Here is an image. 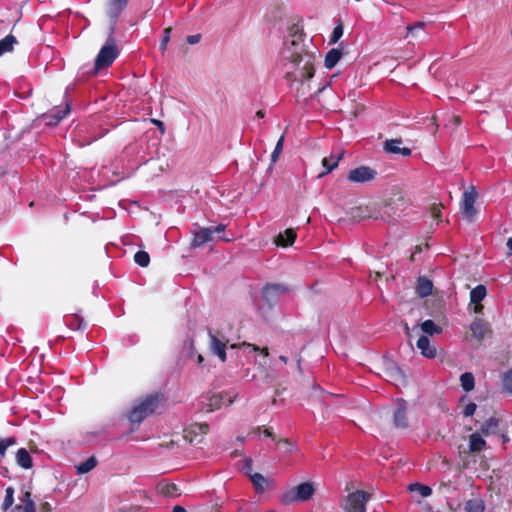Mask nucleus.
<instances>
[{"label": "nucleus", "instance_id": "bb28decb", "mask_svg": "<svg viewBox=\"0 0 512 512\" xmlns=\"http://www.w3.org/2000/svg\"><path fill=\"white\" fill-rule=\"evenodd\" d=\"M15 44H17V39L13 35H7L5 38L0 40V56L7 52H11Z\"/></svg>", "mask_w": 512, "mask_h": 512}, {"label": "nucleus", "instance_id": "680f3d73", "mask_svg": "<svg viewBox=\"0 0 512 512\" xmlns=\"http://www.w3.org/2000/svg\"><path fill=\"white\" fill-rule=\"evenodd\" d=\"M264 434H265L266 436L271 437V438H273V439H274L273 433H272V431H271L270 429H265V430H264Z\"/></svg>", "mask_w": 512, "mask_h": 512}, {"label": "nucleus", "instance_id": "13d9d810", "mask_svg": "<svg viewBox=\"0 0 512 512\" xmlns=\"http://www.w3.org/2000/svg\"><path fill=\"white\" fill-rule=\"evenodd\" d=\"M473 310L475 313L480 314L483 311V305H481L480 303H477V304H475Z\"/></svg>", "mask_w": 512, "mask_h": 512}, {"label": "nucleus", "instance_id": "e433bc0d", "mask_svg": "<svg viewBox=\"0 0 512 512\" xmlns=\"http://www.w3.org/2000/svg\"><path fill=\"white\" fill-rule=\"evenodd\" d=\"M161 493L167 497H176L179 495L176 484H165L161 487Z\"/></svg>", "mask_w": 512, "mask_h": 512}, {"label": "nucleus", "instance_id": "9d476101", "mask_svg": "<svg viewBox=\"0 0 512 512\" xmlns=\"http://www.w3.org/2000/svg\"><path fill=\"white\" fill-rule=\"evenodd\" d=\"M207 424H194L190 428L184 430V439L193 445L202 442L204 435L208 432Z\"/></svg>", "mask_w": 512, "mask_h": 512}, {"label": "nucleus", "instance_id": "338daca9", "mask_svg": "<svg viewBox=\"0 0 512 512\" xmlns=\"http://www.w3.org/2000/svg\"><path fill=\"white\" fill-rule=\"evenodd\" d=\"M279 359H280V361H282V362H283V363H285V364H286V363H287V361H288L287 357H286V356H283V355H281V356L279 357Z\"/></svg>", "mask_w": 512, "mask_h": 512}, {"label": "nucleus", "instance_id": "423d86ee", "mask_svg": "<svg viewBox=\"0 0 512 512\" xmlns=\"http://www.w3.org/2000/svg\"><path fill=\"white\" fill-rule=\"evenodd\" d=\"M119 54L115 40L110 35L105 45L99 51L95 60V70L99 71L110 66Z\"/></svg>", "mask_w": 512, "mask_h": 512}, {"label": "nucleus", "instance_id": "7c9ffc66", "mask_svg": "<svg viewBox=\"0 0 512 512\" xmlns=\"http://www.w3.org/2000/svg\"><path fill=\"white\" fill-rule=\"evenodd\" d=\"M97 465V459L94 456H91L83 463H80L76 466L78 474H85L95 468Z\"/></svg>", "mask_w": 512, "mask_h": 512}, {"label": "nucleus", "instance_id": "a18cd8bd", "mask_svg": "<svg viewBox=\"0 0 512 512\" xmlns=\"http://www.w3.org/2000/svg\"><path fill=\"white\" fill-rule=\"evenodd\" d=\"M172 29L171 27H168L164 30V36L162 38V41H161V44H160V48L161 50H165L166 49V46L170 40V33H171Z\"/></svg>", "mask_w": 512, "mask_h": 512}, {"label": "nucleus", "instance_id": "72a5a7b5", "mask_svg": "<svg viewBox=\"0 0 512 512\" xmlns=\"http://www.w3.org/2000/svg\"><path fill=\"white\" fill-rule=\"evenodd\" d=\"M388 376L391 381L399 383L405 382V375L399 367L394 366L391 369H389Z\"/></svg>", "mask_w": 512, "mask_h": 512}, {"label": "nucleus", "instance_id": "cd10ccee", "mask_svg": "<svg viewBox=\"0 0 512 512\" xmlns=\"http://www.w3.org/2000/svg\"><path fill=\"white\" fill-rule=\"evenodd\" d=\"M420 329L423 333L428 335L440 334L442 328L434 323L432 320H426L420 324Z\"/></svg>", "mask_w": 512, "mask_h": 512}, {"label": "nucleus", "instance_id": "6ab92c4d", "mask_svg": "<svg viewBox=\"0 0 512 512\" xmlns=\"http://www.w3.org/2000/svg\"><path fill=\"white\" fill-rule=\"evenodd\" d=\"M470 329L473 336L478 340H482L488 331L487 323L480 319L474 320L470 326Z\"/></svg>", "mask_w": 512, "mask_h": 512}, {"label": "nucleus", "instance_id": "20e7f679", "mask_svg": "<svg viewBox=\"0 0 512 512\" xmlns=\"http://www.w3.org/2000/svg\"><path fill=\"white\" fill-rule=\"evenodd\" d=\"M159 402L160 398L158 395H150L146 397L132 409L129 415V420L132 423H140L158 408Z\"/></svg>", "mask_w": 512, "mask_h": 512}, {"label": "nucleus", "instance_id": "79ce46f5", "mask_svg": "<svg viewBox=\"0 0 512 512\" xmlns=\"http://www.w3.org/2000/svg\"><path fill=\"white\" fill-rule=\"evenodd\" d=\"M13 444H15V438H13V437H9L6 439L0 438V454L4 455L6 452V449Z\"/></svg>", "mask_w": 512, "mask_h": 512}, {"label": "nucleus", "instance_id": "a878e982", "mask_svg": "<svg viewBox=\"0 0 512 512\" xmlns=\"http://www.w3.org/2000/svg\"><path fill=\"white\" fill-rule=\"evenodd\" d=\"M464 509L466 512H484L485 506L482 499L475 497L466 501Z\"/></svg>", "mask_w": 512, "mask_h": 512}, {"label": "nucleus", "instance_id": "0eeeda50", "mask_svg": "<svg viewBox=\"0 0 512 512\" xmlns=\"http://www.w3.org/2000/svg\"><path fill=\"white\" fill-rule=\"evenodd\" d=\"M236 397V394L231 396L228 393H219L205 397L202 403L205 405L208 412H212L223 405H231Z\"/></svg>", "mask_w": 512, "mask_h": 512}, {"label": "nucleus", "instance_id": "09e8293b", "mask_svg": "<svg viewBox=\"0 0 512 512\" xmlns=\"http://www.w3.org/2000/svg\"><path fill=\"white\" fill-rule=\"evenodd\" d=\"M441 208L442 206L441 205H434L432 208H431V214L434 218L436 219H439L440 216H441Z\"/></svg>", "mask_w": 512, "mask_h": 512}, {"label": "nucleus", "instance_id": "5701e85b", "mask_svg": "<svg viewBox=\"0 0 512 512\" xmlns=\"http://www.w3.org/2000/svg\"><path fill=\"white\" fill-rule=\"evenodd\" d=\"M16 460L18 465L24 469H30L33 465L30 454L24 448H21L17 451Z\"/></svg>", "mask_w": 512, "mask_h": 512}, {"label": "nucleus", "instance_id": "c03bdc74", "mask_svg": "<svg viewBox=\"0 0 512 512\" xmlns=\"http://www.w3.org/2000/svg\"><path fill=\"white\" fill-rule=\"evenodd\" d=\"M18 512H36V506L33 501H29L26 505L16 506L15 508Z\"/></svg>", "mask_w": 512, "mask_h": 512}, {"label": "nucleus", "instance_id": "2eb2a0df", "mask_svg": "<svg viewBox=\"0 0 512 512\" xmlns=\"http://www.w3.org/2000/svg\"><path fill=\"white\" fill-rule=\"evenodd\" d=\"M402 140L401 139H391L386 140L384 143V150L388 153L392 154H401L405 157L411 155V149L406 147H401Z\"/></svg>", "mask_w": 512, "mask_h": 512}, {"label": "nucleus", "instance_id": "c85d7f7f", "mask_svg": "<svg viewBox=\"0 0 512 512\" xmlns=\"http://www.w3.org/2000/svg\"><path fill=\"white\" fill-rule=\"evenodd\" d=\"M487 291L484 285H478L470 292L471 303H480L486 296Z\"/></svg>", "mask_w": 512, "mask_h": 512}, {"label": "nucleus", "instance_id": "bf43d9fd", "mask_svg": "<svg viewBox=\"0 0 512 512\" xmlns=\"http://www.w3.org/2000/svg\"><path fill=\"white\" fill-rule=\"evenodd\" d=\"M172 512H187L186 509L182 506H175Z\"/></svg>", "mask_w": 512, "mask_h": 512}, {"label": "nucleus", "instance_id": "473e14b6", "mask_svg": "<svg viewBox=\"0 0 512 512\" xmlns=\"http://www.w3.org/2000/svg\"><path fill=\"white\" fill-rule=\"evenodd\" d=\"M251 481L258 491H264L267 479L260 473L250 474Z\"/></svg>", "mask_w": 512, "mask_h": 512}, {"label": "nucleus", "instance_id": "f3484780", "mask_svg": "<svg viewBox=\"0 0 512 512\" xmlns=\"http://www.w3.org/2000/svg\"><path fill=\"white\" fill-rule=\"evenodd\" d=\"M393 422L395 427L405 429L408 427V420L406 415V405L403 402L398 403L394 412Z\"/></svg>", "mask_w": 512, "mask_h": 512}, {"label": "nucleus", "instance_id": "c756f323", "mask_svg": "<svg viewBox=\"0 0 512 512\" xmlns=\"http://www.w3.org/2000/svg\"><path fill=\"white\" fill-rule=\"evenodd\" d=\"M341 52L338 49H331L325 57V66L328 69L333 68L341 58Z\"/></svg>", "mask_w": 512, "mask_h": 512}, {"label": "nucleus", "instance_id": "5fc2aeb1", "mask_svg": "<svg viewBox=\"0 0 512 512\" xmlns=\"http://www.w3.org/2000/svg\"><path fill=\"white\" fill-rule=\"evenodd\" d=\"M423 23L419 22L414 26L407 27L409 33H414L416 30L422 29Z\"/></svg>", "mask_w": 512, "mask_h": 512}, {"label": "nucleus", "instance_id": "f8f14e48", "mask_svg": "<svg viewBox=\"0 0 512 512\" xmlns=\"http://www.w3.org/2000/svg\"><path fill=\"white\" fill-rule=\"evenodd\" d=\"M286 291L287 289L283 285L268 284L262 290V297L267 303L272 304L280 295L284 294Z\"/></svg>", "mask_w": 512, "mask_h": 512}, {"label": "nucleus", "instance_id": "412c9836", "mask_svg": "<svg viewBox=\"0 0 512 512\" xmlns=\"http://www.w3.org/2000/svg\"><path fill=\"white\" fill-rule=\"evenodd\" d=\"M296 239V232L293 229H287L283 234H279L275 240L278 246L287 247L292 245Z\"/></svg>", "mask_w": 512, "mask_h": 512}, {"label": "nucleus", "instance_id": "8fccbe9b", "mask_svg": "<svg viewBox=\"0 0 512 512\" xmlns=\"http://www.w3.org/2000/svg\"><path fill=\"white\" fill-rule=\"evenodd\" d=\"M279 445H284L285 452H291L293 445L288 439H282L278 442Z\"/></svg>", "mask_w": 512, "mask_h": 512}, {"label": "nucleus", "instance_id": "774afa93", "mask_svg": "<svg viewBox=\"0 0 512 512\" xmlns=\"http://www.w3.org/2000/svg\"><path fill=\"white\" fill-rule=\"evenodd\" d=\"M71 319L79 321V325H78V327H80V323H81V321H82V320H81V319H79V317H77V316H71Z\"/></svg>", "mask_w": 512, "mask_h": 512}, {"label": "nucleus", "instance_id": "3c124183", "mask_svg": "<svg viewBox=\"0 0 512 512\" xmlns=\"http://www.w3.org/2000/svg\"><path fill=\"white\" fill-rule=\"evenodd\" d=\"M201 39V35L200 34H194V35H189L187 37V42L191 45H194V44H197Z\"/></svg>", "mask_w": 512, "mask_h": 512}, {"label": "nucleus", "instance_id": "4c0bfd02", "mask_svg": "<svg viewBox=\"0 0 512 512\" xmlns=\"http://www.w3.org/2000/svg\"><path fill=\"white\" fill-rule=\"evenodd\" d=\"M14 503V489L12 487H8L6 489V495L2 504L3 510H8Z\"/></svg>", "mask_w": 512, "mask_h": 512}, {"label": "nucleus", "instance_id": "37998d69", "mask_svg": "<svg viewBox=\"0 0 512 512\" xmlns=\"http://www.w3.org/2000/svg\"><path fill=\"white\" fill-rule=\"evenodd\" d=\"M342 35H343V26H342V24H338L333 30L330 42L336 43L341 38Z\"/></svg>", "mask_w": 512, "mask_h": 512}, {"label": "nucleus", "instance_id": "1a4fd4ad", "mask_svg": "<svg viewBox=\"0 0 512 512\" xmlns=\"http://www.w3.org/2000/svg\"><path fill=\"white\" fill-rule=\"evenodd\" d=\"M377 172L367 166H360L349 172L348 180L354 183H365L375 179Z\"/></svg>", "mask_w": 512, "mask_h": 512}, {"label": "nucleus", "instance_id": "603ef678", "mask_svg": "<svg viewBox=\"0 0 512 512\" xmlns=\"http://www.w3.org/2000/svg\"><path fill=\"white\" fill-rule=\"evenodd\" d=\"M118 512H144L141 507H127L120 509Z\"/></svg>", "mask_w": 512, "mask_h": 512}, {"label": "nucleus", "instance_id": "6e6552de", "mask_svg": "<svg viewBox=\"0 0 512 512\" xmlns=\"http://www.w3.org/2000/svg\"><path fill=\"white\" fill-rule=\"evenodd\" d=\"M477 198V193L474 187H471L469 190L465 191L462 198V213L466 219L469 221H473L477 211L474 208V203Z\"/></svg>", "mask_w": 512, "mask_h": 512}, {"label": "nucleus", "instance_id": "4d7b16f0", "mask_svg": "<svg viewBox=\"0 0 512 512\" xmlns=\"http://www.w3.org/2000/svg\"><path fill=\"white\" fill-rule=\"evenodd\" d=\"M41 510H42V512H51L52 508L48 502H45L42 504Z\"/></svg>", "mask_w": 512, "mask_h": 512}, {"label": "nucleus", "instance_id": "4be33fe9", "mask_svg": "<svg viewBox=\"0 0 512 512\" xmlns=\"http://www.w3.org/2000/svg\"><path fill=\"white\" fill-rule=\"evenodd\" d=\"M127 2L128 0H110L108 5V15L115 20L126 7Z\"/></svg>", "mask_w": 512, "mask_h": 512}, {"label": "nucleus", "instance_id": "ea45409f", "mask_svg": "<svg viewBox=\"0 0 512 512\" xmlns=\"http://www.w3.org/2000/svg\"><path fill=\"white\" fill-rule=\"evenodd\" d=\"M182 353H183V355H186L188 357L194 356L195 351H194V343H193L192 339H189L184 342Z\"/></svg>", "mask_w": 512, "mask_h": 512}, {"label": "nucleus", "instance_id": "dca6fc26", "mask_svg": "<svg viewBox=\"0 0 512 512\" xmlns=\"http://www.w3.org/2000/svg\"><path fill=\"white\" fill-rule=\"evenodd\" d=\"M417 348L421 351V354L426 358H435L436 357V348L435 346L430 344V341L427 336L422 335L419 337L416 343Z\"/></svg>", "mask_w": 512, "mask_h": 512}, {"label": "nucleus", "instance_id": "b1692460", "mask_svg": "<svg viewBox=\"0 0 512 512\" xmlns=\"http://www.w3.org/2000/svg\"><path fill=\"white\" fill-rule=\"evenodd\" d=\"M433 284L430 280L420 277L417 283V293L420 297H426L432 293Z\"/></svg>", "mask_w": 512, "mask_h": 512}, {"label": "nucleus", "instance_id": "49530a36", "mask_svg": "<svg viewBox=\"0 0 512 512\" xmlns=\"http://www.w3.org/2000/svg\"><path fill=\"white\" fill-rule=\"evenodd\" d=\"M242 346H246V347H249L251 348L253 351H261V353L263 354L264 357H267L269 355V351H268V348H262L260 349L258 346L254 345V344H250V343H246V342H243L241 344Z\"/></svg>", "mask_w": 512, "mask_h": 512}, {"label": "nucleus", "instance_id": "0e129e2a", "mask_svg": "<svg viewBox=\"0 0 512 512\" xmlns=\"http://www.w3.org/2000/svg\"><path fill=\"white\" fill-rule=\"evenodd\" d=\"M405 331H406V334L409 338H411V333H410V328L408 327L407 324H405Z\"/></svg>", "mask_w": 512, "mask_h": 512}, {"label": "nucleus", "instance_id": "6e6d98bb", "mask_svg": "<svg viewBox=\"0 0 512 512\" xmlns=\"http://www.w3.org/2000/svg\"><path fill=\"white\" fill-rule=\"evenodd\" d=\"M245 469H246L247 474L250 475L251 470H252V461L250 459L246 460Z\"/></svg>", "mask_w": 512, "mask_h": 512}, {"label": "nucleus", "instance_id": "f03ea898", "mask_svg": "<svg viewBox=\"0 0 512 512\" xmlns=\"http://www.w3.org/2000/svg\"><path fill=\"white\" fill-rule=\"evenodd\" d=\"M314 493V483L304 482L283 491L281 494V502L285 505H294L301 502H306L312 498Z\"/></svg>", "mask_w": 512, "mask_h": 512}, {"label": "nucleus", "instance_id": "ddd939ff", "mask_svg": "<svg viewBox=\"0 0 512 512\" xmlns=\"http://www.w3.org/2000/svg\"><path fill=\"white\" fill-rule=\"evenodd\" d=\"M404 206V201L402 198H397L396 200L390 201L382 210L381 218L384 220L394 219L396 216H399L398 211L402 210Z\"/></svg>", "mask_w": 512, "mask_h": 512}, {"label": "nucleus", "instance_id": "e2e57ef3", "mask_svg": "<svg viewBox=\"0 0 512 512\" xmlns=\"http://www.w3.org/2000/svg\"><path fill=\"white\" fill-rule=\"evenodd\" d=\"M203 361H204L203 356H202V355H200V354H198V355H197V363H198V364H202V363H203Z\"/></svg>", "mask_w": 512, "mask_h": 512}, {"label": "nucleus", "instance_id": "de8ad7c7", "mask_svg": "<svg viewBox=\"0 0 512 512\" xmlns=\"http://www.w3.org/2000/svg\"><path fill=\"white\" fill-rule=\"evenodd\" d=\"M476 407L477 406L475 403H469L468 405H466V407L464 408V411H463L464 416H466V417L472 416L476 410Z\"/></svg>", "mask_w": 512, "mask_h": 512}, {"label": "nucleus", "instance_id": "39448f33", "mask_svg": "<svg viewBox=\"0 0 512 512\" xmlns=\"http://www.w3.org/2000/svg\"><path fill=\"white\" fill-rule=\"evenodd\" d=\"M370 498L371 494L362 490L351 492L342 501L341 507L344 512H366V503Z\"/></svg>", "mask_w": 512, "mask_h": 512}, {"label": "nucleus", "instance_id": "9b49d317", "mask_svg": "<svg viewBox=\"0 0 512 512\" xmlns=\"http://www.w3.org/2000/svg\"><path fill=\"white\" fill-rule=\"evenodd\" d=\"M208 334H209V339H210L209 347H210L211 352L213 354L217 355L222 362H225L226 361L225 348H226V344L228 341L224 337L219 338L211 330H209Z\"/></svg>", "mask_w": 512, "mask_h": 512}, {"label": "nucleus", "instance_id": "4468645a", "mask_svg": "<svg viewBox=\"0 0 512 512\" xmlns=\"http://www.w3.org/2000/svg\"><path fill=\"white\" fill-rule=\"evenodd\" d=\"M69 112L70 107L69 105H66L63 109H55L52 114L42 115L40 119L45 123V125L53 126L58 124Z\"/></svg>", "mask_w": 512, "mask_h": 512}, {"label": "nucleus", "instance_id": "f257e3e1", "mask_svg": "<svg viewBox=\"0 0 512 512\" xmlns=\"http://www.w3.org/2000/svg\"><path fill=\"white\" fill-rule=\"evenodd\" d=\"M284 53L290 64L286 73L288 79L299 81L313 77L315 56L304 50L300 37H294L287 43Z\"/></svg>", "mask_w": 512, "mask_h": 512}, {"label": "nucleus", "instance_id": "393cba45", "mask_svg": "<svg viewBox=\"0 0 512 512\" xmlns=\"http://www.w3.org/2000/svg\"><path fill=\"white\" fill-rule=\"evenodd\" d=\"M498 423L499 422L496 418H493V417L489 418L481 425V428H480L481 433L484 436H489V435L495 434L497 431V428H498Z\"/></svg>", "mask_w": 512, "mask_h": 512}, {"label": "nucleus", "instance_id": "a211bd4d", "mask_svg": "<svg viewBox=\"0 0 512 512\" xmlns=\"http://www.w3.org/2000/svg\"><path fill=\"white\" fill-rule=\"evenodd\" d=\"M343 155L344 152L341 151L338 152L337 154L332 153L330 156L323 158L322 165L326 168V171L321 173L319 176L322 177L323 175L335 169L338 166V163L342 159Z\"/></svg>", "mask_w": 512, "mask_h": 512}, {"label": "nucleus", "instance_id": "a19ab883", "mask_svg": "<svg viewBox=\"0 0 512 512\" xmlns=\"http://www.w3.org/2000/svg\"><path fill=\"white\" fill-rule=\"evenodd\" d=\"M503 388L506 392L512 394V369L503 377Z\"/></svg>", "mask_w": 512, "mask_h": 512}, {"label": "nucleus", "instance_id": "052dcab7", "mask_svg": "<svg viewBox=\"0 0 512 512\" xmlns=\"http://www.w3.org/2000/svg\"><path fill=\"white\" fill-rule=\"evenodd\" d=\"M507 247L509 249V255H511L512 254V237L508 239Z\"/></svg>", "mask_w": 512, "mask_h": 512}, {"label": "nucleus", "instance_id": "c9c22d12", "mask_svg": "<svg viewBox=\"0 0 512 512\" xmlns=\"http://www.w3.org/2000/svg\"><path fill=\"white\" fill-rule=\"evenodd\" d=\"M134 260L139 266L146 267L150 262V257L147 252L138 251L134 256Z\"/></svg>", "mask_w": 512, "mask_h": 512}, {"label": "nucleus", "instance_id": "69168bd1", "mask_svg": "<svg viewBox=\"0 0 512 512\" xmlns=\"http://www.w3.org/2000/svg\"><path fill=\"white\" fill-rule=\"evenodd\" d=\"M256 116H257L258 118H263V117H264V112H263V111H261V110H259V111L256 113Z\"/></svg>", "mask_w": 512, "mask_h": 512}, {"label": "nucleus", "instance_id": "2f4dec72", "mask_svg": "<svg viewBox=\"0 0 512 512\" xmlns=\"http://www.w3.org/2000/svg\"><path fill=\"white\" fill-rule=\"evenodd\" d=\"M460 382L462 388L469 392L474 388V376L470 372H465L460 376Z\"/></svg>", "mask_w": 512, "mask_h": 512}, {"label": "nucleus", "instance_id": "f704fd0d", "mask_svg": "<svg viewBox=\"0 0 512 512\" xmlns=\"http://www.w3.org/2000/svg\"><path fill=\"white\" fill-rule=\"evenodd\" d=\"M410 490L417 491L422 497H428L432 494V489L429 486H425L418 483L411 484Z\"/></svg>", "mask_w": 512, "mask_h": 512}, {"label": "nucleus", "instance_id": "58836bf2", "mask_svg": "<svg viewBox=\"0 0 512 512\" xmlns=\"http://www.w3.org/2000/svg\"><path fill=\"white\" fill-rule=\"evenodd\" d=\"M283 144H284V136L282 135L280 137V139L278 140L275 148H274V151L271 155V162L272 163H275L280 155V153L282 152V149H283Z\"/></svg>", "mask_w": 512, "mask_h": 512}, {"label": "nucleus", "instance_id": "7ed1b4c3", "mask_svg": "<svg viewBox=\"0 0 512 512\" xmlns=\"http://www.w3.org/2000/svg\"><path fill=\"white\" fill-rule=\"evenodd\" d=\"M225 228L226 226L224 224L206 228L198 227L197 230L193 232L194 238L192 241V246L200 247L205 243L218 240L230 241L229 238L219 236L220 233L224 232Z\"/></svg>", "mask_w": 512, "mask_h": 512}, {"label": "nucleus", "instance_id": "864d4df0", "mask_svg": "<svg viewBox=\"0 0 512 512\" xmlns=\"http://www.w3.org/2000/svg\"><path fill=\"white\" fill-rule=\"evenodd\" d=\"M21 501L23 502L24 505H26L29 501H33L31 499V493L26 491L25 493H23L22 497H21Z\"/></svg>", "mask_w": 512, "mask_h": 512}, {"label": "nucleus", "instance_id": "aec40b11", "mask_svg": "<svg viewBox=\"0 0 512 512\" xmlns=\"http://www.w3.org/2000/svg\"><path fill=\"white\" fill-rule=\"evenodd\" d=\"M486 446V441L479 433H473L469 437V450L472 453L482 451Z\"/></svg>", "mask_w": 512, "mask_h": 512}]
</instances>
